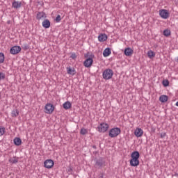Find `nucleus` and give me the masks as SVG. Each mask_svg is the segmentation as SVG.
Here are the masks:
<instances>
[{
    "instance_id": "37",
    "label": "nucleus",
    "mask_w": 178,
    "mask_h": 178,
    "mask_svg": "<svg viewBox=\"0 0 178 178\" xmlns=\"http://www.w3.org/2000/svg\"><path fill=\"white\" fill-rule=\"evenodd\" d=\"M175 106H178V101L176 102Z\"/></svg>"
},
{
    "instance_id": "19",
    "label": "nucleus",
    "mask_w": 178,
    "mask_h": 178,
    "mask_svg": "<svg viewBox=\"0 0 178 178\" xmlns=\"http://www.w3.org/2000/svg\"><path fill=\"white\" fill-rule=\"evenodd\" d=\"M63 106L64 109H65V110L70 109L72 108V103H70V102H69V101L65 102L63 104Z\"/></svg>"
},
{
    "instance_id": "15",
    "label": "nucleus",
    "mask_w": 178,
    "mask_h": 178,
    "mask_svg": "<svg viewBox=\"0 0 178 178\" xmlns=\"http://www.w3.org/2000/svg\"><path fill=\"white\" fill-rule=\"evenodd\" d=\"M124 54L126 56H131V55H133V49L130 47H127L124 49Z\"/></svg>"
},
{
    "instance_id": "31",
    "label": "nucleus",
    "mask_w": 178,
    "mask_h": 178,
    "mask_svg": "<svg viewBox=\"0 0 178 178\" xmlns=\"http://www.w3.org/2000/svg\"><path fill=\"white\" fill-rule=\"evenodd\" d=\"M56 23H59V22H60V20H62V18H60V15H58L57 17L55 19Z\"/></svg>"
},
{
    "instance_id": "13",
    "label": "nucleus",
    "mask_w": 178,
    "mask_h": 178,
    "mask_svg": "<svg viewBox=\"0 0 178 178\" xmlns=\"http://www.w3.org/2000/svg\"><path fill=\"white\" fill-rule=\"evenodd\" d=\"M12 8H14V9H19L22 8V2L14 1L12 3Z\"/></svg>"
},
{
    "instance_id": "32",
    "label": "nucleus",
    "mask_w": 178,
    "mask_h": 178,
    "mask_svg": "<svg viewBox=\"0 0 178 178\" xmlns=\"http://www.w3.org/2000/svg\"><path fill=\"white\" fill-rule=\"evenodd\" d=\"M22 48L23 49L27 50L29 49V48H30V46H29L27 43H24Z\"/></svg>"
},
{
    "instance_id": "21",
    "label": "nucleus",
    "mask_w": 178,
    "mask_h": 178,
    "mask_svg": "<svg viewBox=\"0 0 178 178\" xmlns=\"http://www.w3.org/2000/svg\"><path fill=\"white\" fill-rule=\"evenodd\" d=\"M15 145L19 147V145H22V139L20 138H15L13 140Z\"/></svg>"
},
{
    "instance_id": "1",
    "label": "nucleus",
    "mask_w": 178,
    "mask_h": 178,
    "mask_svg": "<svg viewBox=\"0 0 178 178\" xmlns=\"http://www.w3.org/2000/svg\"><path fill=\"white\" fill-rule=\"evenodd\" d=\"M120 133H122V130H120V128L114 127V128H112L111 129H110V131L108 132V136L111 138H115V137H118V136H119V134H120Z\"/></svg>"
},
{
    "instance_id": "7",
    "label": "nucleus",
    "mask_w": 178,
    "mask_h": 178,
    "mask_svg": "<svg viewBox=\"0 0 178 178\" xmlns=\"http://www.w3.org/2000/svg\"><path fill=\"white\" fill-rule=\"evenodd\" d=\"M20 51H22V47H20V46H13L10 49V53L11 55H17Z\"/></svg>"
},
{
    "instance_id": "16",
    "label": "nucleus",
    "mask_w": 178,
    "mask_h": 178,
    "mask_svg": "<svg viewBox=\"0 0 178 178\" xmlns=\"http://www.w3.org/2000/svg\"><path fill=\"white\" fill-rule=\"evenodd\" d=\"M98 40L100 42H104L108 40V36L106 34H101L98 36Z\"/></svg>"
},
{
    "instance_id": "38",
    "label": "nucleus",
    "mask_w": 178,
    "mask_h": 178,
    "mask_svg": "<svg viewBox=\"0 0 178 178\" xmlns=\"http://www.w3.org/2000/svg\"><path fill=\"white\" fill-rule=\"evenodd\" d=\"M101 177H102V178H104V175H102Z\"/></svg>"
},
{
    "instance_id": "8",
    "label": "nucleus",
    "mask_w": 178,
    "mask_h": 178,
    "mask_svg": "<svg viewBox=\"0 0 178 178\" xmlns=\"http://www.w3.org/2000/svg\"><path fill=\"white\" fill-rule=\"evenodd\" d=\"M93 62L92 58L89 57L83 62V66H85V67H91Z\"/></svg>"
},
{
    "instance_id": "2",
    "label": "nucleus",
    "mask_w": 178,
    "mask_h": 178,
    "mask_svg": "<svg viewBox=\"0 0 178 178\" xmlns=\"http://www.w3.org/2000/svg\"><path fill=\"white\" fill-rule=\"evenodd\" d=\"M95 168H96V169H102V168L105 166V159H104L102 157H99V159H95Z\"/></svg>"
},
{
    "instance_id": "23",
    "label": "nucleus",
    "mask_w": 178,
    "mask_h": 178,
    "mask_svg": "<svg viewBox=\"0 0 178 178\" xmlns=\"http://www.w3.org/2000/svg\"><path fill=\"white\" fill-rule=\"evenodd\" d=\"M8 162H10V163H17V162H19V158H16V156L10 158Z\"/></svg>"
},
{
    "instance_id": "24",
    "label": "nucleus",
    "mask_w": 178,
    "mask_h": 178,
    "mask_svg": "<svg viewBox=\"0 0 178 178\" xmlns=\"http://www.w3.org/2000/svg\"><path fill=\"white\" fill-rule=\"evenodd\" d=\"M131 156L138 159V158H140V152H138V151L133 152L131 154Z\"/></svg>"
},
{
    "instance_id": "35",
    "label": "nucleus",
    "mask_w": 178,
    "mask_h": 178,
    "mask_svg": "<svg viewBox=\"0 0 178 178\" xmlns=\"http://www.w3.org/2000/svg\"><path fill=\"white\" fill-rule=\"evenodd\" d=\"M165 136H166V134H161V138H163V137H165Z\"/></svg>"
},
{
    "instance_id": "11",
    "label": "nucleus",
    "mask_w": 178,
    "mask_h": 178,
    "mask_svg": "<svg viewBox=\"0 0 178 178\" xmlns=\"http://www.w3.org/2000/svg\"><path fill=\"white\" fill-rule=\"evenodd\" d=\"M37 20H42V19H47V14L44 12H38L36 15Z\"/></svg>"
},
{
    "instance_id": "36",
    "label": "nucleus",
    "mask_w": 178,
    "mask_h": 178,
    "mask_svg": "<svg viewBox=\"0 0 178 178\" xmlns=\"http://www.w3.org/2000/svg\"><path fill=\"white\" fill-rule=\"evenodd\" d=\"M92 148H94V149H97V146L96 145H93Z\"/></svg>"
},
{
    "instance_id": "10",
    "label": "nucleus",
    "mask_w": 178,
    "mask_h": 178,
    "mask_svg": "<svg viewBox=\"0 0 178 178\" xmlns=\"http://www.w3.org/2000/svg\"><path fill=\"white\" fill-rule=\"evenodd\" d=\"M44 166L47 169H51V168H54V161L51 159H47L44 163Z\"/></svg>"
},
{
    "instance_id": "22",
    "label": "nucleus",
    "mask_w": 178,
    "mask_h": 178,
    "mask_svg": "<svg viewBox=\"0 0 178 178\" xmlns=\"http://www.w3.org/2000/svg\"><path fill=\"white\" fill-rule=\"evenodd\" d=\"M11 116L12 118H17L19 116V110L13 109L11 112Z\"/></svg>"
},
{
    "instance_id": "17",
    "label": "nucleus",
    "mask_w": 178,
    "mask_h": 178,
    "mask_svg": "<svg viewBox=\"0 0 178 178\" xmlns=\"http://www.w3.org/2000/svg\"><path fill=\"white\" fill-rule=\"evenodd\" d=\"M111 54H112V52L111 51V48H106L103 51V56H104V58H106L107 56H109Z\"/></svg>"
},
{
    "instance_id": "5",
    "label": "nucleus",
    "mask_w": 178,
    "mask_h": 178,
    "mask_svg": "<svg viewBox=\"0 0 178 178\" xmlns=\"http://www.w3.org/2000/svg\"><path fill=\"white\" fill-rule=\"evenodd\" d=\"M54 104L51 103H47L45 105V107H44L45 113H47L48 115H51V113L54 112Z\"/></svg>"
},
{
    "instance_id": "3",
    "label": "nucleus",
    "mask_w": 178,
    "mask_h": 178,
    "mask_svg": "<svg viewBox=\"0 0 178 178\" xmlns=\"http://www.w3.org/2000/svg\"><path fill=\"white\" fill-rule=\"evenodd\" d=\"M104 80H111L113 76V70L111 69H106L102 74Z\"/></svg>"
},
{
    "instance_id": "6",
    "label": "nucleus",
    "mask_w": 178,
    "mask_h": 178,
    "mask_svg": "<svg viewBox=\"0 0 178 178\" xmlns=\"http://www.w3.org/2000/svg\"><path fill=\"white\" fill-rule=\"evenodd\" d=\"M159 16L162 19H168V17L170 16V14H169V11H168V10L161 9L159 10Z\"/></svg>"
},
{
    "instance_id": "39",
    "label": "nucleus",
    "mask_w": 178,
    "mask_h": 178,
    "mask_svg": "<svg viewBox=\"0 0 178 178\" xmlns=\"http://www.w3.org/2000/svg\"><path fill=\"white\" fill-rule=\"evenodd\" d=\"M177 62L178 63V57H177Z\"/></svg>"
},
{
    "instance_id": "4",
    "label": "nucleus",
    "mask_w": 178,
    "mask_h": 178,
    "mask_svg": "<svg viewBox=\"0 0 178 178\" xmlns=\"http://www.w3.org/2000/svg\"><path fill=\"white\" fill-rule=\"evenodd\" d=\"M108 129H109V124L102 122L97 127V131H99V133H105L108 131Z\"/></svg>"
},
{
    "instance_id": "20",
    "label": "nucleus",
    "mask_w": 178,
    "mask_h": 178,
    "mask_svg": "<svg viewBox=\"0 0 178 178\" xmlns=\"http://www.w3.org/2000/svg\"><path fill=\"white\" fill-rule=\"evenodd\" d=\"M67 72L68 74H72V76L76 74V70H74V68H71L70 67H67Z\"/></svg>"
},
{
    "instance_id": "30",
    "label": "nucleus",
    "mask_w": 178,
    "mask_h": 178,
    "mask_svg": "<svg viewBox=\"0 0 178 178\" xmlns=\"http://www.w3.org/2000/svg\"><path fill=\"white\" fill-rule=\"evenodd\" d=\"M162 83H163V86H164V87H168L169 86V81L163 80Z\"/></svg>"
},
{
    "instance_id": "14",
    "label": "nucleus",
    "mask_w": 178,
    "mask_h": 178,
    "mask_svg": "<svg viewBox=\"0 0 178 178\" xmlns=\"http://www.w3.org/2000/svg\"><path fill=\"white\" fill-rule=\"evenodd\" d=\"M42 27H44V29H49V27H51V22L49 21V19H44L42 23Z\"/></svg>"
},
{
    "instance_id": "33",
    "label": "nucleus",
    "mask_w": 178,
    "mask_h": 178,
    "mask_svg": "<svg viewBox=\"0 0 178 178\" xmlns=\"http://www.w3.org/2000/svg\"><path fill=\"white\" fill-rule=\"evenodd\" d=\"M0 80H5V73L0 72Z\"/></svg>"
},
{
    "instance_id": "34",
    "label": "nucleus",
    "mask_w": 178,
    "mask_h": 178,
    "mask_svg": "<svg viewBox=\"0 0 178 178\" xmlns=\"http://www.w3.org/2000/svg\"><path fill=\"white\" fill-rule=\"evenodd\" d=\"M71 58H72V59H76V54H72Z\"/></svg>"
},
{
    "instance_id": "29",
    "label": "nucleus",
    "mask_w": 178,
    "mask_h": 178,
    "mask_svg": "<svg viewBox=\"0 0 178 178\" xmlns=\"http://www.w3.org/2000/svg\"><path fill=\"white\" fill-rule=\"evenodd\" d=\"M81 134L82 136H86V134H87V133H88V131H87V129H84V128H82L81 129V131H80Z\"/></svg>"
},
{
    "instance_id": "28",
    "label": "nucleus",
    "mask_w": 178,
    "mask_h": 178,
    "mask_svg": "<svg viewBox=\"0 0 178 178\" xmlns=\"http://www.w3.org/2000/svg\"><path fill=\"white\" fill-rule=\"evenodd\" d=\"M5 127H0V137H2L5 134Z\"/></svg>"
},
{
    "instance_id": "12",
    "label": "nucleus",
    "mask_w": 178,
    "mask_h": 178,
    "mask_svg": "<svg viewBox=\"0 0 178 178\" xmlns=\"http://www.w3.org/2000/svg\"><path fill=\"white\" fill-rule=\"evenodd\" d=\"M134 134L136 137H142L144 134V131H143L141 128H137L134 131Z\"/></svg>"
},
{
    "instance_id": "9",
    "label": "nucleus",
    "mask_w": 178,
    "mask_h": 178,
    "mask_svg": "<svg viewBox=\"0 0 178 178\" xmlns=\"http://www.w3.org/2000/svg\"><path fill=\"white\" fill-rule=\"evenodd\" d=\"M131 159L130 160L131 166H138L140 165V161L136 157L131 156Z\"/></svg>"
},
{
    "instance_id": "40",
    "label": "nucleus",
    "mask_w": 178,
    "mask_h": 178,
    "mask_svg": "<svg viewBox=\"0 0 178 178\" xmlns=\"http://www.w3.org/2000/svg\"><path fill=\"white\" fill-rule=\"evenodd\" d=\"M10 21H8V23H10Z\"/></svg>"
},
{
    "instance_id": "18",
    "label": "nucleus",
    "mask_w": 178,
    "mask_h": 178,
    "mask_svg": "<svg viewBox=\"0 0 178 178\" xmlns=\"http://www.w3.org/2000/svg\"><path fill=\"white\" fill-rule=\"evenodd\" d=\"M168 99H169V97L167 95H163L160 96L159 102L164 104L165 102H168Z\"/></svg>"
},
{
    "instance_id": "25",
    "label": "nucleus",
    "mask_w": 178,
    "mask_h": 178,
    "mask_svg": "<svg viewBox=\"0 0 178 178\" xmlns=\"http://www.w3.org/2000/svg\"><path fill=\"white\" fill-rule=\"evenodd\" d=\"M147 56H148V58L151 59L155 56V53L152 50H150L147 52Z\"/></svg>"
},
{
    "instance_id": "26",
    "label": "nucleus",
    "mask_w": 178,
    "mask_h": 178,
    "mask_svg": "<svg viewBox=\"0 0 178 178\" xmlns=\"http://www.w3.org/2000/svg\"><path fill=\"white\" fill-rule=\"evenodd\" d=\"M3 62H5V54L0 53V63H3Z\"/></svg>"
},
{
    "instance_id": "27",
    "label": "nucleus",
    "mask_w": 178,
    "mask_h": 178,
    "mask_svg": "<svg viewBox=\"0 0 178 178\" xmlns=\"http://www.w3.org/2000/svg\"><path fill=\"white\" fill-rule=\"evenodd\" d=\"M163 35H165V37H169V35H170V30H168V29L164 30Z\"/></svg>"
}]
</instances>
